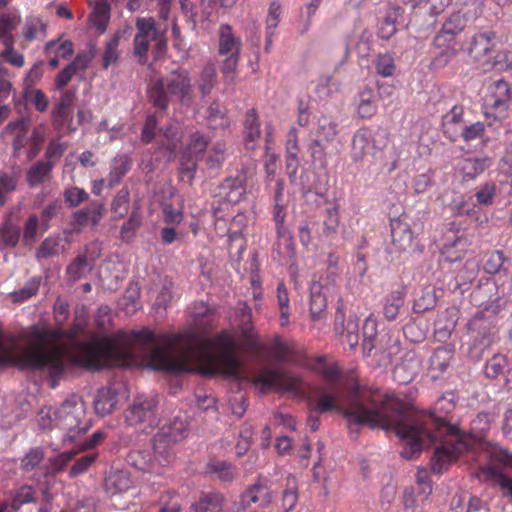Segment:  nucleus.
Returning <instances> with one entry per match:
<instances>
[{"label": "nucleus", "instance_id": "f257e3e1", "mask_svg": "<svg viewBox=\"0 0 512 512\" xmlns=\"http://www.w3.org/2000/svg\"><path fill=\"white\" fill-rule=\"evenodd\" d=\"M492 419L489 413H479L471 421L469 433H460L455 426L442 422L438 428L446 433V440L434 451L431 459L432 470L441 473L460 454L471 452L477 454L478 461L484 462L481 464L479 476L490 480L504 494L512 495V480L506 478L498 467L512 464V454L484 440Z\"/></svg>", "mask_w": 512, "mask_h": 512}, {"label": "nucleus", "instance_id": "f03ea898", "mask_svg": "<svg viewBox=\"0 0 512 512\" xmlns=\"http://www.w3.org/2000/svg\"><path fill=\"white\" fill-rule=\"evenodd\" d=\"M321 374L328 385L313 390L309 398L312 410L318 413L336 412L347 421L348 427H389L391 422L386 414H381V405L385 396L375 394L370 396L367 392L355 390L345 396V389L338 383L339 368L334 363H326L323 357L317 358L310 366Z\"/></svg>", "mask_w": 512, "mask_h": 512}, {"label": "nucleus", "instance_id": "7ed1b4c3", "mask_svg": "<svg viewBox=\"0 0 512 512\" xmlns=\"http://www.w3.org/2000/svg\"><path fill=\"white\" fill-rule=\"evenodd\" d=\"M454 409L453 395L446 394L440 397L434 408L438 415H426L414 409L407 408L397 398L385 395L381 405V414L391 422L389 427H380L385 431L394 432L403 442L402 457L412 459L422 449L434 445L435 448L446 440V433L439 431L442 422L447 423L443 414Z\"/></svg>", "mask_w": 512, "mask_h": 512}, {"label": "nucleus", "instance_id": "20e7f679", "mask_svg": "<svg viewBox=\"0 0 512 512\" xmlns=\"http://www.w3.org/2000/svg\"><path fill=\"white\" fill-rule=\"evenodd\" d=\"M22 360L26 365L47 372L51 387L67 368V332L47 325H36L21 348L16 336L0 326V364Z\"/></svg>", "mask_w": 512, "mask_h": 512}, {"label": "nucleus", "instance_id": "39448f33", "mask_svg": "<svg viewBox=\"0 0 512 512\" xmlns=\"http://www.w3.org/2000/svg\"><path fill=\"white\" fill-rule=\"evenodd\" d=\"M188 425L182 418H175L164 425L153 438L151 449L133 450L128 455V462L143 472L160 474L162 468L172 463L174 453L172 445L181 441L187 433Z\"/></svg>", "mask_w": 512, "mask_h": 512}, {"label": "nucleus", "instance_id": "423d86ee", "mask_svg": "<svg viewBox=\"0 0 512 512\" xmlns=\"http://www.w3.org/2000/svg\"><path fill=\"white\" fill-rule=\"evenodd\" d=\"M36 422L42 430L58 428L63 431L62 442L67 444L79 439L90 428L86 417L85 403L81 397L72 395L59 407L45 406L36 416Z\"/></svg>", "mask_w": 512, "mask_h": 512}, {"label": "nucleus", "instance_id": "0eeeda50", "mask_svg": "<svg viewBox=\"0 0 512 512\" xmlns=\"http://www.w3.org/2000/svg\"><path fill=\"white\" fill-rule=\"evenodd\" d=\"M149 98L155 107L165 109L169 98L177 100L182 105H189L193 99L191 78L186 70L170 73L165 81L153 80L149 88Z\"/></svg>", "mask_w": 512, "mask_h": 512}, {"label": "nucleus", "instance_id": "6e6552de", "mask_svg": "<svg viewBox=\"0 0 512 512\" xmlns=\"http://www.w3.org/2000/svg\"><path fill=\"white\" fill-rule=\"evenodd\" d=\"M252 382L261 392L273 389L278 393H287L292 397H300L305 392L302 377L284 370H262L253 377Z\"/></svg>", "mask_w": 512, "mask_h": 512}, {"label": "nucleus", "instance_id": "1a4fd4ad", "mask_svg": "<svg viewBox=\"0 0 512 512\" xmlns=\"http://www.w3.org/2000/svg\"><path fill=\"white\" fill-rule=\"evenodd\" d=\"M135 27L134 54L139 57L140 63H146L150 47L155 48L158 55L164 52L167 46L166 29L158 27L154 18L139 17L136 19Z\"/></svg>", "mask_w": 512, "mask_h": 512}, {"label": "nucleus", "instance_id": "9d476101", "mask_svg": "<svg viewBox=\"0 0 512 512\" xmlns=\"http://www.w3.org/2000/svg\"><path fill=\"white\" fill-rule=\"evenodd\" d=\"M511 102V88L504 80L491 83L483 102V113L489 127L501 123L507 118Z\"/></svg>", "mask_w": 512, "mask_h": 512}, {"label": "nucleus", "instance_id": "9b49d317", "mask_svg": "<svg viewBox=\"0 0 512 512\" xmlns=\"http://www.w3.org/2000/svg\"><path fill=\"white\" fill-rule=\"evenodd\" d=\"M471 57L485 68L508 69L512 64V54L496 52L494 35L477 34L473 37L469 49Z\"/></svg>", "mask_w": 512, "mask_h": 512}, {"label": "nucleus", "instance_id": "f8f14e48", "mask_svg": "<svg viewBox=\"0 0 512 512\" xmlns=\"http://www.w3.org/2000/svg\"><path fill=\"white\" fill-rule=\"evenodd\" d=\"M157 406L156 397L138 395L124 413L126 423L141 431L153 429L159 422Z\"/></svg>", "mask_w": 512, "mask_h": 512}, {"label": "nucleus", "instance_id": "ddd939ff", "mask_svg": "<svg viewBox=\"0 0 512 512\" xmlns=\"http://www.w3.org/2000/svg\"><path fill=\"white\" fill-rule=\"evenodd\" d=\"M241 49V38L234 34L229 25H221L219 28L218 52L220 55L226 56L221 71L228 80L232 81L234 79Z\"/></svg>", "mask_w": 512, "mask_h": 512}, {"label": "nucleus", "instance_id": "4468645a", "mask_svg": "<svg viewBox=\"0 0 512 512\" xmlns=\"http://www.w3.org/2000/svg\"><path fill=\"white\" fill-rule=\"evenodd\" d=\"M270 501L271 492L269 488L262 483H257L245 491L239 497L238 501L234 502L229 512H242L252 503H258L259 506L264 507L269 504Z\"/></svg>", "mask_w": 512, "mask_h": 512}, {"label": "nucleus", "instance_id": "2eb2a0df", "mask_svg": "<svg viewBox=\"0 0 512 512\" xmlns=\"http://www.w3.org/2000/svg\"><path fill=\"white\" fill-rule=\"evenodd\" d=\"M421 361L415 352L405 353L400 363L395 366L394 378L401 384L411 382L419 373Z\"/></svg>", "mask_w": 512, "mask_h": 512}, {"label": "nucleus", "instance_id": "dca6fc26", "mask_svg": "<svg viewBox=\"0 0 512 512\" xmlns=\"http://www.w3.org/2000/svg\"><path fill=\"white\" fill-rule=\"evenodd\" d=\"M104 207L100 203H91L87 208L76 211L72 216L73 231L79 233L88 224L97 225L103 217Z\"/></svg>", "mask_w": 512, "mask_h": 512}, {"label": "nucleus", "instance_id": "f3484780", "mask_svg": "<svg viewBox=\"0 0 512 512\" xmlns=\"http://www.w3.org/2000/svg\"><path fill=\"white\" fill-rule=\"evenodd\" d=\"M490 165L488 158H464L455 167V177L462 181L470 180L481 174Z\"/></svg>", "mask_w": 512, "mask_h": 512}, {"label": "nucleus", "instance_id": "a211bd4d", "mask_svg": "<svg viewBox=\"0 0 512 512\" xmlns=\"http://www.w3.org/2000/svg\"><path fill=\"white\" fill-rule=\"evenodd\" d=\"M220 196L229 203L240 202L245 195L244 176L227 178L220 187Z\"/></svg>", "mask_w": 512, "mask_h": 512}, {"label": "nucleus", "instance_id": "6ab92c4d", "mask_svg": "<svg viewBox=\"0 0 512 512\" xmlns=\"http://www.w3.org/2000/svg\"><path fill=\"white\" fill-rule=\"evenodd\" d=\"M118 393L110 388H101L94 399L95 412L100 416L110 414L118 404Z\"/></svg>", "mask_w": 512, "mask_h": 512}, {"label": "nucleus", "instance_id": "aec40b11", "mask_svg": "<svg viewBox=\"0 0 512 512\" xmlns=\"http://www.w3.org/2000/svg\"><path fill=\"white\" fill-rule=\"evenodd\" d=\"M354 106L356 111L361 118H370L372 117L376 111L377 106L375 103V95L374 91L365 87L361 89L354 99Z\"/></svg>", "mask_w": 512, "mask_h": 512}, {"label": "nucleus", "instance_id": "412c9836", "mask_svg": "<svg viewBox=\"0 0 512 512\" xmlns=\"http://www.w3.org/2000/svg\"><path fill=\"white\" fill-rule=\"evenodd\" d=\"M324 286L319 281H313L310 286V314L313 320L321 319L327 307Z\"/></svg>", "mask_w": 512, "mask_h": 512}, {"label": "nucleus", "instance_id": "4be33fe9", "mask_svg": "<svg viewBox=\"0 0 512 512\" xmlns=\"http://www.w3.org/2000/svg\"><path fill=\"white\" fill-rule=\"evenodd\" d=\"M225 498L222 494L211 492L203 494L191 506V512H225Z\"/></svg>", "mask_w": 512, "mask_h": 512}, {"label": "nucleus", "instance_id": "5701e85b", "mask_svg": "<svg viewBox=\"0 0 512 512\" xmlns=\"http://www.w3.org/2000/svg\"><path fill=\"white\" fill-rule=\"evenodd\" d=\"M260 123L255 109H250L246 113L244 121L243 141L246 149H254L260 139Z\"/></svg>", "mask_w": 512, "mask_h": 512}, {"label": "nucleus", "instance_id": "b1692460", "mask_svg": "<svg viewBox=\"0 0 512 512\" xmlns=\"http://www.w3.org/2000/svg\"><path fill=\"white\" fill-rule=\"evenodd\" d=\"M90 62V57L85 54H79L77 57L67 65L57 76L56 86L58 89L65 87L72 77L81 70H84Z\"/></svg>", "mask_w": 512, "mask_h": 512}, {"label": "nucleus", "instance_id": "393cba45", "mask_svg": "<svg viewBox=\"0 0 512 512\" xmlns=\"http://www.w3.org/2000/svg\"><path fill=\"white\" fill-rule=\"evenodd\" d=\"M392 241L399 250L405 251L412 246L413 234L409 225L400 220L391 223Z\"/></svg>", "mask_w": 512, "mask_h": 512}, {"label": "nucleus", "instance_id": "a878e982", "mask_svg": "<svg viewBox=\"0 0 512 512\" xmlns=\"http://www.w3.org/2000/svg\"><path fill=\"white\" fill-rule=\"evenodd\" d=\"M21 36L27 43L43 40L46 36V25L41 18L31 15L25 19Z\"/></svg>", "mask_w": 512, "mask_h": 512}, {"label": "nucleus", "instance_id": "bb28decb", "mask_svg": "<svg viewBox=\"0 0 512 512\" xmlns=\"http://www.w3.org/2000/svg\"><path fill=\"white\" fill-rule=\"evenodd\" d=\"M28 128L29 123L24 118L12 121L6 126L5 133L13 136L12 145L15 151L20 150L27 144Z\"/></svg>", "mask_w": 512, "mask_h": 512}, {"label": "nucleus", "instance_id": "cd10ccee", "mask_svg": "<svg viewBox=\"0 0 512 512\" xmlns=\"http://www.w3.org/2000/svg\"><path fill=\"white\" fill-rule=\"evenodd\" d=\"M371 136L367 130L361 129L352 139L351 156L354 161H360L369 152Z\"/></svg>", "mask_w": 512, "mask_h": 512}, {"label": "nucleus", "instance_id": "c85d7f7f", "mask_svg": "<svg viewBox=\"0 0 512 512\" xmlns=\"http://www.w3.org/2000/svg\"><path fill=\"white\" fill-rule=\"evenodd\" d=\"M132 481L127 472L114 471L111 472L105 480V487L112 493H122L130 489Z\"/></svg>", "mask_w": 512, "mask_h": 512}, {"label": "nucleus", "instance_id": "c756f323", "mask_svg": "<svg viewBox=\"0 0 512 512\" xmlns=\"http://www.w3.org/2000/svg\"><path fill=\"white\" fill-rule=\"evenodd\" d=\"M465 25V19L459 12L453 13L449 19L444 23L442 32L435 38V44L438 47L442 46V41L446 40V35L453 36L460 32Z\"/></svg>", "mask_w": 512, "mask_h": 512}, {"label": "nucleus", "instance_id": "7c9ffc66", "mask_svg": "<svg viewBox=\"0 0 512 512\" xmlns=\"http://www.w3.org/2000/svg\"><path fill=\"white\" fill-rule=\"evenodd\" d=\"M96 255L78 256L68 267L67 274L76 281L84 277L91 269Z\"/></svg>", "mask_w": 512, "mask_h": 512}, {"label": "nucleus", "instance_id": "2f4dec72", "mask_svg": "<svg viewBox=\"0 0 512 512\" xmlns=\"http://www.w3.org/2000/svg\"><path fill=\"white\" fill-rule=\"evenodd\" d=\"M53 168V163L39 161L29 168L26 179L29 186L34 187L44 182Z\"/></svg>", "mask_w": 512, "mask_h": 512}, {"label": "nucleus", "instance_id": "473e14b6", "mask_svg": "<svg viewBox=\"0 0 512 512\" xmlns=\"http://www.w3.org/2000/svg\"><path fill=\"white\" fill-rule=\"evenodd\" d=\"M110 18V8L104 1H99L95 4L94 9L90 15L91 24L100 32L103 33L108 25Z\"/></svg>", "mask_w": 512, "mask_h": 512}, {"label": "nucleus", "instance_id": "72a5a7b5", "mask_svg": "<svg viewBox=\"0 0 512 512\" xmlns=\"http://www.w3.org/2000/svg\"><path fill=\"white\" fill-rule=\"evenodd\" d=\"M468 246V241L462 236H457L453 242H447L443 246L442 254L450 262L461 259Z\"/></svg>", "mask_w": 512, "mask_h": 512}, {"label": "nucleus", "instance_id": "f704fd0d", "mask_svg": "<svg viewBox=\"0 0 512 512\" xmlns=\"http://www.w3.org/2000/svg\"><path fill=\"white\" fill-rule=\"evenodd\" d=\"M463 110L461 107L454 106L443 118V129L445 135L452 141L457 140L458 131H451V126L461 125Z\"/></svg>", "mask_w": 512, "mask_h": 512}, {"label": "nucleus", "instance_id": "c9c22d12", "mask_svg": "<svg viewBox=\"0 0 512 512\" xmlns=\"http://www.w3.org/2000/svg\"><path fill=\"white\" fill-rule=\"evenodd\" d=\"M34 501V492L31 487H21L13 497L12 503H0V512H6L9 508L16 511L21 505Z\"/></svg>", "mask_w": 512, "mask_h": 512}, {"label": "nucleus", "instance_id": "e433bc0d", "mask_svg": "<svg viewBox=\"0 0 512 512\" xmlns=\"http://www.w3.org/2000/svg\"><path fill=\"white\" fill-rule=\"evenodd\" d=\"M4 49L0 53V57L14 67H23L25 64L24 55L14 48V37H9L3 42Z\"/></svg>", "mask_w": 512, "mask_h": 512}, {"label": "nucleus", "instance_id": "4c0bfd02", "mask_svg": "<svg viewBox=\"0 0 512 512\" xmlns=\"http://www.w3.org/2000/svg\"><path fill=\"white\" fill-rule=\"evenodd\" d=\"M403 302V296L400 291H394L386 297L383 313L388 321L396 319Z\"/></svg>", "mask_w": 512, "mask_h": 512}, {"label": "nucleus", "instance_id": "58836bf2", "mask_svg": "<svg viewBox=\"0 0 512 512\" xmlns=\"http://www.w3.org/2000/svg\"><path fill=\"white\" fill-rule=\"evenodd\" d=\"M125 31H118L106 44V48L103 54V67L108 68L117 62L119 58L118 46L121 37L125 34Z\"/></svg>", "mask_w": 512, "mask_h": 512}, {"label": "nucleus", "instance_id": "ea45409f", "mask_svg": "<svg viewBox=\"0 0 512 512\" xmlns=\"http://www.w3.org/2000/svg\"><path fill=\"white\" fill-rule=\"evenodd\" d=\"M139 294L137 285H130L126 290L119 303L121 309L124 310L126 314H133L139 309Z\"/></svg>", "mask_w": 512, "mask_h": 512}, {"label": "nucleus", "instance_id": "a19ab883", "mask_svg": "<svg viewBox=\"0 0 512 512\" xmlns=\"http://www.w3.org/2000/svg\"><path fill=\"white\" fill-rule=\"evenodd\" d=\"M281 16V6L278 1L271 2L268 15L266 18V33H267V42L272 43V37L275 33V29L277 28L280 22Z\"/></svg>", "mask_w": 512, "mask_h": 512}, {"label": "nucleus", "instance_id": "79ce46f5", "mask_svg": "<svg viewBox=\"0 0 512 512\" xmlns=\"http://www.w3.org/2000/svg\"><path fill=\"white\" fill-rule=\"evenodd\" d=\"M271 353L278 361L300 363L294 356V350L280 339H276L272 343Z\"/></svg>", "mask_w": 512, "mask_h": 512}, {"label": "nucleus", "instance_id": "37998d69", "mask_svg": "<svg viewBox=\"0 0 512 512\" xmlns=\"http://www.w3.org/2000/svg\"><path fill=\"white\" fill-rule=\"evenodd\" d=\"M277 300L280 310V324L285 326L289 323V297L288 292L283 283H279L277 287Z\"/></svg>", "mask_w": 512, "mask_h": 512}, {"label": "nucleus", "instance_id": "c03bdc74", "mask_svg": "<svg viewBox=\"0 0 512 512\" xmlns=\"http://www.w3.org/2000/svg\"><path fill=\"white\" fill-rule=\"evenodd\" d=\"M45 453L43 448L35 447L30 449L21 460V469L23 471H32L44 459Z\"/></svg>", "mask_w": 512, "mask_h": 512}, {"label": "nucleus", "instance_id": "a18cd8bd", "mask_svg": "<svg viewBox=\"0 0 512 512\" xmlns=\"http://www.w3.org/2000/svg\"><path fill=\"white\" fill-rule=\"evenodd\" d=\"M64 250V246L62 244V240L57 237H48L46 238L38 252V257H50L59 254L61 251Z\"/></svg>", "mask_w": 512, "mask_h": 512}, {"label": "nucleus", "instance_id": "49530a36", "mask_svg": "<svg viewBox=\"0 0 512 512\" xmlns=\"http://www.w3.org/2000/svg\"><path fill=\"white\" fill-rule=\"evenodd\" d=\"M216 77V68L213 63L207 64L201 72L199 89L203 96L210 93Z\"/></svg>", "mask_w": 512, "mask_h": 512}, {"label": "nucleus", "instance_id": "de8ad7c7", "mask_svg": "<svg viewBox=\"0 0 512 512\" xmlns=\"http://www.w3.org/2000/svg\"><path fill=\"white\" fill-rule=\"evenodd\" d=\"M129 208V193L127 190H120L112 202V212L115 217L122 218L126 215Z\"/></svg>", "mask_w": 512, "mask_h": 512}, {"label": "nucleus", "instance_id": "09e8293b", "mask_svg": "<svg viewBox=\"0 0 512 512\" xmlns=\"http://www.w3.org/2000/svg\"><path fill=\"white\" fill-rule=\"evenodd\" d=\"M377 335V321L376 318L373 315H369L362 327V337H363V344L364 347L371 350L372 348V340Z\"/></svg>", "mask_w": 512, "mask_h": 512}, {"label": "nucleus", "instance_id": "8fccbe9b", "mask_svg": "<svg viewBox=\"0 0 512 512\" xmlns=\"http://www.w3.org/2000/svg\"><path fill=\"white\" fill-rule=\"evenodd\" d=\"M79 453V450H71L57 455L49 460L48 473L56 474L64 469L68 462Z\"/></svg>", "mask_w": 512, "mask_h": 512}, {"label": "nucleus", "instance_id": "3c124183", "mask_svg": "<svg viewBox=\"0 0 512 512\" xmlns=\"http://www.w3.org/2000/svg\"><path fill=\"white\" fill-rule=\"evenodd\" d=\"M376 72L382 77H391L395 72L394 59L389 54H381L375 60Z\"/></svg>", "mask_w": 512, "mask_h": 512}, {"label": "nucleus", "instance_id": "603ef678", "mask_svg": "<svg viewBox=\"0 0 512 512\" xmlns=\"http://www.w3.org/2000/svg\"><path fill=\"white\" fill-rule=\"evenodd\" d=\"M287 169L295 174L298 166V141L295 135H290L287 145Z\"/></svg>", "mask_w": 512, "mask_h": 512}, {"label": "nucleus", "instance_id": "864d4df0", "mask_svg": "<svg viewBox=\"0 0 512 512\" xmlns=\"http://www.w3.org/2000/svg\"><path fill=\"white\" fill-rule=\"evenodd\" d=\"M207 141L199 133L191 136L190 142L187 147V156L189 159L198 158L206 149Z\"/></svg>", "mask_w": 512, "mask_h": 512}, {"label": "nucleus", "instance_id": "5fc2aeb1", "mask_svg": "<svg viewBox=\"0 0 512 512\" xmlns=\"http://www.w3.org/2000/svg\"><path fill=\"white\" fill-rule=\"evenodd\" d=\"M450 353L446 349H437L430 358L432 371L444 372L449 365Z\"/></svg>", "mask_w": 512, "mask_h": 512}, {"label": "nucleus", "instance_id": "6e6d98bb", "mask_svg": "<svg viewBox=\"0 0 512 512\" xmlns=\"http://www.w3.org/2000/svg\"><path fill=\"white\" fill-rule=\"evenodd\" d=\"M505 257L502 252L495 251L491 253L485 262L484 269L489 274H497L502 270H506L504 267Z\"/></svg>", "mask_w": 512, "mask_h": 512}, {"label": "nucleus", "instance_id": "4d7b16f0", "mask_svg": "<svg viewBox=\"0 0 512 512\" xmlns=\"http://www.w3.org/2000/svg\"><path fill=\"white\" fill-rule=\"evenodd\" d=\"M19 230L13 226H4L0 229V246L14 247L19 241Z\"/></svg>", "mask_w": 512, "mask_h": 512}, {"label": "nucleus", "instance_id": "13d9d810", "mask_svg": "<svg viewBox=\"0 0 512 512\" xmlns=\"http://www.w3.org/2000/svg\"><path fill=\"white\" fill-rule=\"evenodd\" d=\"M507 364L506 358L497 355L492 357L485 366V374L489 378H495L503 372Z\"/></svg>", "mask_w": 512, "mask_h": 512}, {"label": "nucleus", "instance_id": "bf43d9fd", "mask_svg": "<svg viewBox=\"0 0 512 512\" xmlns=\"http://www.w3.org/2000/svg\"><path fill=\"white\" fill-rule=\"evenodd\" d=\"M452 0H425L421 14L437 16L441 14L450 4Z\"/></svg>", "mask_w": 512, "mask_h": 512}, {"label": "nucleus", "instance_id": "052dcab7", "mask_svg": "<svg viewBox=\"0 0 512 512\" xmlns=\"http://www.w3.org/2000/svg\"><path fill=\"white\" fill-rule=\"evenodd\" d=\"M96 454H87L80 457L76 463L71 467L69 476L74 478L80 474H83L88 470L91 464L95 461Z\"/></svg>", "mask_w": 512, "mask_h": 512}, {"label": "nucleus", "instance_id": "680f3d73", "mask_svg": "<svg viewBox=\"0 0 512 512\" xmlns=\"http://www.w3.org/2000/svg\"><path fill=\"white\" fill-rule=\"evenodd\" d=\"M64 197L69 206L75 207L85 201L88 198V194L82 188L72 187L65 191Z\"/></svg>", "mask_w": 512, "mask_h": 512}, {"label": "nucleus", "instance_id": "e2e57ef3", "mask_svg": "<svg viewBox=\"0 0 512 512\" xmlns=\"http://www.w3.org/2000/svg\"><path fill=\"white\" fill-rule=\"evenodd\" d=\"M141 224V217L138 212L133 211L128 219V221L121 228V236L123 239H130L135 231L139 228Z\"/></svg>", "mask_w": 512, "mask_h": 512}, {"label": "nucleus", "instance_id": "0e129e2a", "mask_svg": "<svg viewBox=\"0 0 512 512\" xmlns=\"http://www.w3.org/2000/svg\"><path fill=\"white\" fill-rule=\"evenodd\" d=\"M65 150V143L59 142L57 140L51 141L45 152V157L47 159L46 162H51L54 165L55 162L62 157Z\"/></svg>", "mask_w": 512, "mask_h": 512}, {"label": "nucleus", "instance_id": "69168bd1", "mask_svg": "<svg viewBox=\"0 0 512 512\" xmlns=\"http://www.w3.org/2000/svg\"><path fill=\"white\" fill-rule=\"evenodd\" d=\"M39 220L36 215H31L24 226L23 241L27 244L33 243L37 237Z\"/></svg>", "mask_w": 512, "mask_h": 512}, {"label": "nucleus", "instance_id": "338daca9", "mask_svg": "<svg viewBox=\"0 0 512 512\" xmlns=\"http://www.w3.org/2000/svg\"><path fill=\"white\" fill-rule=\"evenodd\" d=\"M495 191V185L493 183H485L475 194L477 202L481 205L492 204Z\"/></svg>", "mask_w": 512, "mask_h": 512}, {"label": "nucleus", "instance_id": "774afa93", "mask_svg": "<svg viewBox=\"0 0 512 512\" xmlns=\"http://www.w3.org/2000/svg\"><path fill=\"white\" fill-rule=\"evenodd\" d=\"M161 507L159 512H180L181 505L175 493L168 492L160 500Z\"/></svg>", "mask_w": 512, "mask_h": 512}]
</instances>
